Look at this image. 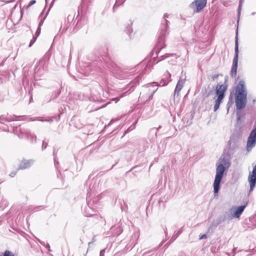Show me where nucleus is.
<instances>
[{
  "mask_svg": "<svg viewBox=\"0 0 256 256\" xmlns=\"http://www.w3.org/2000/svg\"><path fill=\"white\" fill-rule=\"evenodd\" d=\"M184 80L180 79L178 81V82L176 85L175 90H174V96H179V93H180V91L182 89V88L184 86Z\"/></svg>",
  "mask_w": 256,
  "mask_h": 256,
  "instance_id": "13",
  "label": "nucleus"
},
{
  "mask_svg": "<svg viewBox=\"0 0 256 256\" xmlns=\"http://www.w3.org/2000/svg\"><path fill=\"white\" fill-rule=\"evenodd\" d=\"M48 145V143L45 142L44 141H43L42 144V150L46 149Z\"/></svg>",
  "mask_w": 256,
  "mask_h": 256,
  "instance_id": "28",
  "label": "nucleus"
},
{
  "mask_svg": "<svg viewBox=\"0 0 256 256\" xmlns=\"http://www.w3.org/2000/svg\"><path fill=\"white\" fill-rule=\"evenodd\" d=\"M53 153H54V156L55 155V152L54 151Z\"/></svg>",
  "mask_w": 256,
  "mask_h": 256,
  "instance_id": "52",
  "label": "nucleus"
},
{
  "mask_svg": "<svg viewBox=\"0 0 256 256\" xmlns=\"http://www.w3.org/2000/svg\"><path fill=\"white\" fill-rule=\"evenodd\" d=\"M55 117H47L46 118H42V117H36L34 119H32V118H30L31 120H38L40 122H49L50 123L54 121V119L55 118Z\"/></svg>",
  "mask_w": 256,
  "mask_h": 256,
  "instance_id": "16",
  "label": "nucleus"
},
{
  "mask_svg": "<svg viewBox=\"0 0 256 256\" xmlns=\"http://www.w3.org/2000/svg\"><path fill=\"white\" fill-rule=\"evenodd\" d=\"M247 91L244 81L240 80L236 88V104L238 110L244 108L246 104Z\"/></svg>",
  "mask_w": 256,
  "mask_h": 256,
  "instance_id": "1",
  "label": "nucleus"
},
{
  "mask_svg": "<svg viewBox=\"0 0 256 256\" xmlns=\"http://www.w3.org/2000/svg\"><path fill=\"white\" fill-rule=\"evenodd\" d=\"M234 210V208H230L228 212H226L224 214L222 220V221H226V220H230L232 219L234 216L233 215L232 211Z\"/></svg>",
  "mask_w": 256,
  "mask_h": 256,
  "instance_id": "14",
  "label": "nucleus"
},
{
  "mask_svg": "<svg viewBox=\"0 0 256 256\" xmlns=\"http://www.w3.org/2000/svg\"><path fill=\"white\" fill-rule=\"evenodd\" d=\"M222 222V220L220 218L218 220H216V221H214L212 222L211 225L208 228V230H212L217 227V226L220 224Z\"/></svg>",
  "mask_w": 256,
  "mask_h": 256,
  "instance_id": "18",
  "label": "nucleus"
},
{
  "mask_svg": "<svg viewBox=\"0 0 256 256\" xmlns=\"http://www.w3.org/2000/svg\"><path fill=\"white\" fill-rule=\"evenodd\" d=\"M46 248L48 250H50V246L48 244H46L45 246Z\"/></svg>",
  "mask_w": 256,
  "mask_h": 256,
  "instance_id": "35",
  "label": "nucleus"
},
{
  "mask_svg": "<svg viewBox=\"0 0 256 256\" xmlns=\"http://www.w3.org/2000/svg\"><path fill=\"white\" fill-rule=\"evenodd\" d=\"M26 80H26V78H24L23 80H22V83H23V84H24V83L25 82H26Z\"/></svg>",
  "mask_w": 256,
  "mask_h": 256,
  "instance_id": "39",
  "label": "nucleus"
},
{
  "mask_svg": "<svg viewBox=\"0 0 256 256\" xmlns=\"http://www.w3.org/2000/svg\"><path fill=\"white\" fill-rule=\"evenodd\" d=\"M161 128V126H159L157 128H156V130H158L159 129H160V128Z\"/></svg>",
  "mask_w": 256,
  "mask_h": 256,
  "instance_id": "46",
  "label": "nucleus"
},
{
  "mask_svg": "<svg viewBox=\"0 0 256 256\" xmlns=\"http://www.w3.org/2000/svg\"><path fill=\"white\" fill-rule=\"evenodd\" d=\"M210 92H209V93L207 94L206 96H210Z\"/></svg>",
  "mask_w": 256,
  "mask_h": 256,
  "instance_id": "47",
  "label": "nucleus"
},
{
  "mask_svg": "<svg viewBox=\"0 0 256 256\" xmlns=\"http://www.w3.org/2000/svg\"><path fill=\"white\" fill-rule=\"evenodd\" d=\"M154 130V128H152L151 129V131L153 130Z\"/></svg>",
  "mask_w": 256,
  "mask_h": 256,
  "instance_id": "51",
  "label": "nucleus"
},
{
  "mask_svg": "<svg viewBox=\"0 0 256 256\" xmlns=\"http://www.w3.org/2000/svg\"><path fill=\"white\" fill-rule=\"evenodd\" d=\"M48 62L46 58H43L38 62V64L36 67L34 78L36 80H40L48 70Z\"/></svg>",
  "mask_w": 256,
  "mask_h": 256,
  "instance_id": "4",
  "label": "nucleus"
},
{
  "mask_svg": "<svg viewBox=\"0 0 256 256\" xmlns=\"http://www.w3.org/2000/svg\"><path fill=\"white\" fill-rule=\"evenodd\" d=\"M44 18L43 19H42L40 22H39V24H38V28H40V26L43 24V23H44Z\"/></svg>",
  "mask_w": 256,
  "mask_h": 256,
  "instance_id": "30",
  "label": "nucleus"
},
{
  "mask_svg": "<svg viewBox=\"0 0 256 256\" xmlns=\"http://www.w3.org/2000/svg\"><path fill=\"white\" fill-rule=\"evenodd\" d=\"M16 172H12L10 174V176H11V177H14L16 176Z\"/></svg>",
  "mask_w": 256,
  "mask_h": 256,
  "instance_id": "33",
  "label": "nucleus"
},
{
  "mask_svg": "<svg viewBox=\"0 0 256 256\" xmlns=\"http://www.w3.org/2000/svg\"><path fill=\"white\" fill-rule=\"evenodd\" d=\"M104 252H105L104 249L102 250H101L100 252V256H104Z\"/></svg>",
  "mask_w": 256,
  "mask_h": 256,
  "instance_id": "31",
  "label": "nucleus"
},
{
  "mask_svg": "<svg viewBox=\"0 0 256 256\" xmlns=\"http://www.w3.org/2000/svg\"><path fill=\"white\" fill-rule=\"evenodd\" d=\"M156 90H157V89H156L155 90H154V91L152 92V94H151L149 96V97H148V100H151V99H152V98L153 96H154V94L155 92H156Z\"/></svg>",
  "mask_w": 256,
  "mask_h": 256,
  "instance_id": "29",
  "label": "nucleus"
},
{
  "mask_svg": "<svg viewBox=\"0 0 256 256\" xmlns=\"http://www.w3.org/2000/svg\"><path fill=\"white\" fill-rule=\"evenodd\" d=\"M124 93L122 94V96H121L120 98L122 97V96H124Z\"/></svg>",
  "mask_w": 256,
  "mask_h": 256,
  "instance_id": "50",
  "label": "nucleus"
},
{
  "mask_svg": "<svg viewBox=\"0 0 256 256\" xmlns=\"http://www.w3.org/2000/svg\"><path fill=\"white\" fill-rule=\"evenodd\" d=\"M206 234H204L200 237V240L206 239Z\"/></svg>",
  "mask_w": 256,
  "mask_h": 256,
  "instance_id": "32",
  "label": "nucleus"
},
{
  "mask_svg": "<svg viewBox=\"0 0 256 256\" xmlns=\"http://www.w3.org/2000/svg\"><path fill=\"white\" fill-rule=\"evenodd\" d=\"M33 160H24L20 163L18 170H24L29 168L31 165L33 164Z\"/></svg>",
  "mask_w": 256,
  "mask_h": 256,
  "instance_id": "12",
  "label": "nucleus"
},
{
  "mask_svg": "<svg viewBox=\"0 0 256 256\" xmlns=\"http://www.w3.org/2000/svg\"><path fill=\"white\" fill-rule=\"evenodd\" d=\"M244 0H240L239 5L238 7V24L239 22L240 16V10L242 6V4ZM238 26H237V29L236 30V36L235 40V48H234V56L233 59L232 65L230 71L231 76L232 77H236V70L238 68Z\"/></svg>",
  "mask_w": 256,
  "mask_h": 256,
  "instance_id": "3",
  "label": "nucleus"
},
{
  "mask_svg": "<svg viewBox=\"0 0 256 256\" xmlns=\"http://www.w3.org/2000/svg\"><path fill=\"white\" fill-rule=\"evenodd\" d=\"M155 136H156H156H157V132H156L155 133Z\"/></svg>",
  "mask_w": 256,
  "mask_h": 256,
  "instance_id": "49",
  "label": "nucleus"
},
{
  "mask_svg": "<svg viewBox=\"0 0 256 256\" xmlns=\"http://www.w3.org/2000/svg\"><path fill=\"white\" fill-rule=\"evenodd\" d=\"M220 160L222 162H224V164H226V160H224V158H220Z\"/></svg>",
  "mask_w": 256,
  "mask_h": 256,
  "instance_id": "37",
  "label": "nucleus"
},
{
  "mask_svg": "<svg viewBox=\"0 0 256 256\" xmlns=\"http://www.w3.org/2000/svg\"><path fill=\"white\" fill-rule=\"evenodd\" d=\"M182 233V230H180L178 232L174 234L171 240L173 241L176 239V238Z\"/></svg>",
  "mask_w": 256,
  "mask_h": 256,
  "instance_id": "21",
  "label": "nucleus"
},
{
  "mask_svg": "<svg viewBox=\"0 0 256 256\" xmlns=\"http://www.w3.org/2000/svg\"><path fill=\"white\" fill-rule=\"evenodd\" d=\"M126 0H116V3L113 6V12H114L116 8L124 3Z\"/></svg>",
  "mask_w": 256,
  "mask_h": 256,
  "instance_id": "19",
  "label": "nucleus"
},
{
  "mask_svg": "<svg viewBox=\"0 0 256 256\" xmlns=\"http://www.w3.org/2000/svg\"><path fill=\"white\" fill-rule=\"evenodd\" d=\"M174 55H175V54H166L161 56L162 59L160 60H164V59L166 58H168L170 56H172Z\"/></svg>",
  "mask_w": 256,
  "mask_h": 256,
  "instance_id": "22",
  "label": "nucleus"
},
{
  "mask_svg": "<svg viewBox=\"0 0 256 256\" xmlns=\"http://www.w3.org/2000/svg\"><path fill=\"white\" fill-rule=\"evenodd\" d=\"M14 118L12 119V120H16V118H18V117H20V116H14ZM4 120H6V121H8V122H10V120H10V119L9 118H4V117L2 116H0V122L3 123V121H4Z\"/></svg>",
  "mask_w": 256,
  "mask_h": 256,
  "instance_id": "20",
  "label": "nucleus"
},
{
  "mask_svg": "<svg viewBox=\"0 0 256 256\" xmlns=\"http://www.w3.org/2000/svg\"><path fill=\"white\" fill-rule=\"evenodd\" d=\"M54 162L55 164H58V162L56 160V158H54Z\"/></svg>",
  "mask_w": 256,
  "mask_h": 256,
  "instance_id": "40",
  "label": "nucleus"
},
{
  "mask_svg": "<svg viewBox=\"0 0 256 256\" xmlns=\"http://www.w3.org/2000/svg\"><path fill=\"white\" fill-rule=\"evenodd\" d=\"M14 1V0H10V1H8L7 2L8 3V2H13Z\"/></svg>",
  "mask_w": 256,
  "mask_h": 256,
  "instance_id": "43",
  "label": "nucleus"
},
{
  "mask_svg": "<svg viewBox=\"0 0 256 256\" xmlns=\"http://www.w3.org/2000/svg\"><path fill=\"white\" fill-rule=\"evenodd\" d=\"M206 2L207 0H195L190 4V6L192 8L196 6V12H199L206 6Z\"/></svg>",
  "mask_w": 256,
  "mask_h": 256,
  "instance_id": "9",
  "label": "nucleus"
},
{
  "mask_svg": "<svg viewBox=\"0 0 256 256\" xmlns=\"http://www.w3.org/2000/svg\"><path fill=\"white\" fill-rule=\"evenodd\" d=\"M246 206H240L238 207L232 206V208H234V210L232 211L233 215L234 218H239L241 214L244 212Z\"/></svg>",
  "mask_w": 256,
  "mask_h": 256,
  "instance_id": "10",
  "label": "nucleus"
},
{
  "mask_svg": "<svg viewBox=\"0 0 256 256\" xmlns=\"http://www.w3.org/2000/svg\"><path fill=\"white\" fill-rule=\"evenodd\" d=\"M232 95H230V96L229 100L228 102V105L230 104H231V102H230V100L232 101Z\"/></svg>",
  "mask_w": 256,
  "mask_h": 256,
  "instance_id": "36",
  "label": "nucleus"
},
{
  "mask_svg": "<svg viewBox=\"0 0 256 256\" xmlns=\"http://www.w3.org/2000/svg\"><path fill=\"white\" fill-rule=\"evenodd\" d=\"M248 181L250 185V192H251L256 184V164L253 166L252 172L249 174Z\"/></svg>",
  "mask_w": 256,
  "mask_h": 256,
  "instance_id": "8",
  "label": "nucleus"
},
{
  "mask_svg": "<svg viewBox=\"0 0 256 256\" xmlns=\"http://www.w3.org/2000/svg\"><path fill=\"white\" fill-rule=\"evenodd\" d=\"M223 99H224V98H220V97L217 98L216 100L215 101V104H214V112L216 111L218 109L220 105V103L222 102Z\"/></svg>",
  "mask_w": 256,
  "mask_h": 256,
  "instance_id": "17",
  "label": "nucleus"
},
{
  "mask_svg": "<svg viewBox=\"0 0 256 256\" xmlns=\"http://www.w3.org/2000/svg\"><path fill=\"white\" fill-rule=\"evenodd\" d=\"M168 82H166V83H165V84H162V86H165V85H166V84H168Z\"/></svg>",
  "mask_w": 256,
  "mask_h": 256,
  "instance_id": "45",
  "label": "nucleus"
},
{
  "mask_svg": "<svg viewBox=\"0 0 256 256\" xmlns=\"http://www.w3.org/2000/svg\"><path fill=\"white\" fill-rule=\"evenodd\" d=\"M80 22H79V21L78 20V22H77L76 25H78V24H79Z\"/></svg>",
  "mask_w": 256,
  "mask_h": 256,
  "instance_id": "48",
  "label": "nucleus"
},
{
  "mask_svg": "<svg viewBox=\"0 0 256 256\" xmlns=\"http://www.w3.org/2000/svg\"><path fill=\"white\" fill-rule=\"evenodd\" d=\"M120 98H115L112 99V100H114L116 102L120 100Z\"/></svg>",
  "mask_w": 256,
  "mask_h": 256,
  "instance_id": "34",
  "label": "nucleus"
},
{
  "mask_svg": "<svg viewBox=\"0 0 256 256\" xmlns=\"http://www.w3.org/2000/svg\"><path fill=\"white\" fill-rule=\"evenodd\" d=\"M25 137L30 140L31 143H36V135L31 134L29 131L24 132Z\"/></svg>",
  "mask_w": 256,
  "mask_h": 256,
  "instance_id": "15",
  "label": "nucleus"
},
{
  "mask_svg": "<svg viewBox=\"0 0 256 256\" xmlns=\"http://www.w3.org/2000/svg\"><path fill=\"white\" fill-rule=\"evenodd\" d=\"M36 38H37L35 36H33L32 40L30 42V44H29V47H30L34 43V42H36Z\"/></svg>",
  "mask_w": 256,
  "mask_h": 256,
  "instance_id": "24",
  "label": "nucleus"
},
{
  "mask_svg": "<svg viewBox=\"0 0 256 256\" xmlns=\"http://www.w3.org/2000/svg\"><path fill=\"white\" fill-rule=\"evenodd\" d=\"M40 34V28H38L34 36L38 38Z\"/></svg>",
  "mask_w": 256,
  "mask_h": 256,
  "instance_id": "25",
  "label": "nucleus"
},
{
  "mask_svg": "<svg viewBox=\"0 0 256 256\" xmlns=\"http://www.w3.org/2000/svg\"><path fill=\"white\" fill-rule=\"evenodd\" d=\"M169 74L170 76H171V74Z\"/></svg>",
  "mask_w": 256,
  "mask_h": 256,
  "instance_id": "53",
  "label": "nucleus"
},
{
  "mask_svg": "<svg viewBox=\"0 0 256 256\" xmlns=\"http://www.w3.org/2000/svg\"><path fill=\"white\" fill-rule=\"evenodd\" d=\"M236 248H234L233 249H232V253H233V256H234L235 255V250H236Z\"/></svg>",
  "mask_w": 256,
  "mask_h": 256,
  "instance_id": "38",
  "label": "nucleus"
},
{
  "mask_svg": "<svg viewBox=\"0 0 256 256\" xmlns=\"http://www.w3.org/2000/svg\"><path fill=\"white\" fill-rule=\"evenodd\" d=\"M46 0V2H47V0Z\"/></svg>",
  "mask_w": 256,
  "mask_h": 256,
  "instance_id": "54",
  "label": "nucleus"
},
{
  "mask_svg": "<svg viewBox=\"0 0 256 256\" xmlns=\"http://www.w3.org/2000/svg\"><path fill=\"white\" fill-rule=\"evenodd\" d=\"M94 214L88 213V214L86 215V216H92V215H94Z\"/></svg>",
  "mask_w": 256,
  "mask_h": 256,
  "instance_id": "41",
  "label": "nucleus"
},
{
  "mask_svg": "<svg viewBox=\"0 0 256 256\" xmlns=\"http://www.w3.org/2000/svg\"><path fill=\"white\" fill-rule=\"evenodd\" d=\"M226 81L227 80L226 78L224 84L219 83L216 86V94L218 97L224 98L226 92L228 89Z\"/></svg>",
  "mask_w": 256,
  "mask_h": 256,
  "instance_id": "7",
  "label": "nucleus"
},
{
  "mask_svg": "<svg viewBox=\"0 0 256 256\" xmlns=\"http://www.w3.org/2000/svg\"><path fill=\"white\" fill-rule=\"evenodd\" d=\"M164 233H165L166 235L168 234L166 228V230H164Z\"/></svg>",
  "mask_w": 256,
  "mask_h": 256,
  "instance_id": "42",
  "label": "nucleus"
},
{
  "mask_svg": "<svg viewBox=\"0 0 256 256\" xmlns=\"http://www.w3.org/2000/svg\"><path fill=\"white\" fill-rule=\"evenodd\" d=\"M219 74H214L212 76V78L213 80H216L218 78Z\"/></svg>",
  "mask_w": 256,
  "mask_h": 256,
  "instance_id": "27",
  "label": "nucleus"
},
{
  "mask_svg": "<svg viewBox=\"0 0 256 256\" xmlns=\"http://www.w3.org/2000/svg\"><path fill=\"white\" fill-rule=\"evenodd\" d=\"M4 256H14V254L9 250H6L4 254Z\"/></svg>",
  "mask_w": 256,
  "mask_h": 256,
  "instance_id": "23",
  "label": "nucleus"
},
{
  "mask_svg": "<svg viewBox=\"0 0 256 256\" xmlns=\"http://www.w3.org/2000/svg\"><path fill=\"white\" fill-rule=\"evenodd\" d=\"M256 144V128H254L250 132L246 144L248 151L251 150Z\"/></svg>",
  "mask_w": 256,
  "mask_h": 256,
  "instance_id": "6",
  "label": "nucleus"
},
{
  "mask_svg": "<svg viewBox=\"0 0 256 256\" xmlns=\"http://www.w3.org/2000/svg\"><path fill=\"white\" fill-rule=\"evenodd\" d=\"M256 14V12H252L251 14L254 16Z\"/></svg>",
  "mask_w": 256,
  "mask_h": 256,
  "instance_id": "44",
  "label": "nucleus"
},
{
  "mask_svg": "<svg viewBox=\"0 0 256 256\" xmlns=\"http://www.w3.org/2000/svg\"><path fill=\"white\" fill-rule=\"evenodd\" d=\"M168 18V14H165L164 15V20L162 21L160 26V32L159 37L158 39V42L154 49V50L158 54L160 51L166 47V45L164 44L165 36L168 32L167 30L168 28L169 22L166 19Z\"/></svg>",
  "mask_w": 256,
  "mask_h": 256,
  "instance_id": "2",
  "label": "nucleus"
},
{
  "mask_svg": "<svg viewBox=\"0 0 256 256\" xmlns=\"http://www.w3.org/2000/svg\"><path fill=\"white\" fill-rule=\"evenodd\" d=\"M36 2V0H31L28 4V8L30 7L31 6L34 4Z\"/></svg>",
  "mask_w": 256,
  "mask_h": 256,
  "instance_id": "26",
  "label": "nucleus"
},
{
  "mask_svg": "<svg viewBox=\"0 0 256 256\" xmlns=\"http://www.w3.org/2000/svg\"><path fill=\"white\" fill-rule=\"evenodd\" d=\"M89 194V196H88L86 198V200L88 202V208L86 209H92L94 210L97 208L96 206V202L98 201V198H94L93 200H89V197L90 196V193L89 192H88V195Z\"/></svg>",
  "mask_w": 256,
  "mask_h": 256,
  "instance_id": "11",
  "label": "nucleus"
},
{
  "mask_svg": "<svg viewBox=\"0 0 256 256\" xmlns=\"http://www.w3.org/2000/svg\"><path fill=\"white\" fill-rule=\"evenodd\" d=\"M225 170V168L222 164H220L217 166L216 168V175L214 182V194L218 192L220 184L222 178V176Z\"/></svg>",
  "mask_w": 256,
  "mask_h": 256,
  "instance_id": "5",
  "label": "nucleus"
}]
</instances>
